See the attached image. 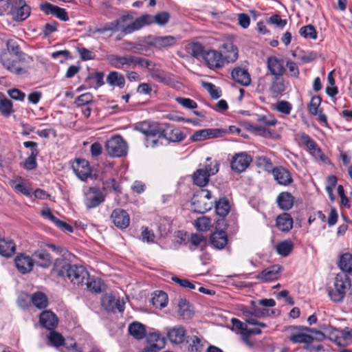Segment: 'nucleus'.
I'll use <instances>...</instances> for the list:
<instances>
[{
  "mask_svg": "<svg viewBox=\"0 0 352 352\" xmlns=\"http://www.w3.org/2000/svg\"><path fill=\"white\" fill-rule=\"evenodd\" d=\"M54 270L60 277L67 278L72 283L80 285L89 277V273L82 265H72L65 260L57 259Z\"/></svg>",
  "mask_w": 352,
  "mask_h": 352,
  "instance_id": "obj_1",
  "label": "nucleus"
},
{
  "mask_svg": "<svg viewBox=\"0 0 352 352\" xmlns=\"http://www.w3.org/2000/svg\"><path fill=\"white\" fill-rule=\"evenodd\" d=\"M28 59L32 60L30 56H12L8 52H1L0 63L10 73L22 76L28 73V67L25 65Z\"/></svg>",
  "mask_w": 352,
  "mask_h": 352,
  "instance_id": "obj_2",
  "label": "nucleus"
},
{
  "mask_svg": "<svg viewBox=\"0 0 352 352\" xmlns=\"http://www.w3.org/2000/svg\"><path fill=\"white\" fill-rule=\"evenodd\" d=\"M107 60L111 67L118 69H135L137 66H149L147 59L131 54L123 56L109 54L107 56Z\"/></svg>",
  "mask_w": 352,
  "mask_h": 352,
  "instance_id": "obj_3",
  "label": "nucleus"
},
{
  "mask_svg": "<svg viewBox=\"0 0 352 352\" xmlns=\"http://www.w3.org/2000/svg\"><path fill=\"white\" fill-rule=\"evenodd\" d=\"M351 287V279L344 273L337 274L333 286L327 288V293L331 301L336 303L342 302Z\"/></svg>",
  "mask_w": 352,
  "mask_h": 352,
  "instance_id": "obj_4",
  "label": "nucleus"
},
{
  "mask_svg": "<svg viewBox=\"0 0 352 352\" xmlns=\"http://www.w3.org/2000/svg\"><path fill=\"white\" fill-rule=\"evenodd\" d=\"M219 171V164L217 161L210 162L204 168L197 169L192 175L193 184L203 187L208 184L210 176Z\"/></svg>",
  "mask_w": 352,
  "mask_h": 352,
  "instance_id": "obj_5",
  "label": "nucleus"
},
{
  "mask_svg": "<svg viewBox=\"0 0 352 352\" xmlns=\"http://www.w3.org/2000/svg\"><path fill=\"white\" fill-rule=\"evenodd\" d=\"M296 138L300 143L305 145L309 151V153L316 160L324 163H328L329 159L322 153L316 142L305 133L296 135Z\"/></svg>",
  "mask_w": 352,
  "mask_h": 352,
  "instance_id": "obj_6",
  "label": "nucleus"
},
{
  "mask_svg": "<svg viewBox=\"0 0 352 352\" xmlns=\"http://www.w3.org/2000/svg\"><path fill=\"white\" fill-rule=\"evenodd\" d=\"M105 148L110 156L121 157L127 154L128 146L126 142L120 136H116L106 142Z\"/></svg>",
  "mask_w": 352,
  "mask_h": 352,
  "instance_id": "obj_7",
  "label": "nucleus"
},
{
  "mask_svg": "<svg viewBox=\"0 0 352 352\" xmlns=\"http://www.w3.org/2000/svg\"><path fill=\"white\" fill-rule=\"evenodd\" d=\"M9 14L15 21H25L31 14V8L25 0H16L12 5Z\"/></svg>",
  "mask_w": 352,
  "mask_h": 352,
  "instance_id": "obj_8",
  "label": "nucleus"
},
{
  "mask_svg": "<svg viewBox=\"0 0 352 352\" xmlns=\"http://www.w3.org/2000/svg\"><path fill=\"white\" fill-rule=\"evenodd\" d=\"M104 201V195L98 187H89L85 192L84 204L90 209L98 206Z\"/></svg>",
  "mask_w": 352,
  "mask_h": 352,
  "instance_id": "obj_9",
  "label": "nucleus"
},
{
  "mask_svg": "<svg viewBox=\"0 0 352 352\" xmlns=\"http://www.w3.org/2000/svg\"><path fill=\"white\" fill-rule=\"evenodd\" d=\"M148 63L149 66L145 67L149 70L150 75L153 79L166 85H171L174 83L172 75L159 68H156L155 65L148 60Z\"/></svg>",
  "mask_w": 352,
  "mask_h": 352,
  "instance_id": "obj_10",
  "label": "nucleus"
},
{
  "mask_svg": "<svg viewBox=\"0 0 352 352\" xmlns=\"http://www.w3.org/2000/svg\"><path fill=\"white\" fill-rule=\"evenodd\" d=\"M303 326H292L289 329L292 331L289 337V340L293 343H303L309 344L313 342L314 338L312 336L308 335L309 333L305 330H302L300 327Z\"/></svg>",
  "mask_w": 352,
  "mask_h": 352,
  "instance_id": "obj_11",
  "label": "nucleus"
},
{
  "mask_svg": "<svg viewBox=\"0 0 352 352\" xmlns=\"http://www.w3.org/2000/svg\"><path fill=\"white\" fill-rule=\"evenodd\" d=\"M204 60L206 65L210 69L221 68L225 63L222 53L214 50L205 52Z\"/></svg>",
  "mask_w": 352,
  "mask_h": 352,
  "instance_id": "obj_12",
  "label": "nucleus"
},
{
  "mask_svg": "<svg viewBox=\"0 0 352 352\" xmlns=\"http://www.w3.org/2000/svg\"><path fill=\"white\" fill-rule=\"evenodd\" d=\"M176 38L172 36H148L146 43L157 50H163L174 45Z\"/></svg>",
  "mask_w": 352,
  "mask_h": 352,
  "instance_id": "obj_13",
  "label": "nucleus"
},
{
  "mask_svg": "<svg viewBox=\"0 0 352 352\" xmlns=\"http://www.w3.org/2000/svg\"><path fill=\"white\" fill-rule=\"evenodd\" d=\"M224 131L220 129H204L195 131L190 137L193 142L203 141L205 140L221 137Z\"/></svg>",
  "mask_w": 352,
  "mask_h": 352,
  "instance_id": "obj_14",
  "label": "nucleus"
},
{
  "mask_svg": "<svg viewBox=\"0 0 352 352\" xmlns=\"http://www.w3.org/2000/svg\"><path fill=\"white\" fill-rule=\"evenodd\" d=\"M120 23H98L96 27L90 28L89 30V36L97 34L110 36L115 32L118 31Z\"/></svg>",
  "mask_w": 352,
  "mask_h": 352,
  "instance_id": "obj_15",
  "label": "nucleus"
},
{
  "mask_svg": "<svg viewBox=\"0 0 352 352\" xmlns=\"http://www.w3.org/2000/svg\"><path fill=\"white\" fill-rule=\"evenodd\" d=\"M252 158L245 153L235 154L231 162L232 169L237 173L244 171L250 165Z\"/></svg>",
  "mask_w": 352,
  "mask_h": 352,
  "instance_id": "obj_16",
  "label": "nucleus"
},
{
  "mask_svg": "<svg viewBox=\"0 0 352 352\" xmlns=\"http://www.w3.org/2000/svg\"><path fill=\"white\" fill-rule=\"evenodd\" d=\"M102 307L108 311H115L118 310L122 312L124 310V302L118 298H116L111 294H105L101 299Z\"/></svg>",
  "mask_w": 352,
  "mask_h": 352,
  "instance_id": "obj_17",
  "label": "nucleus"
},
{
  "mask_svg": "<svg viewBox=\"0 0 352 352\" xmlns=\"http://www.w3.org/2000/svg\"><path fill=\"white\" fill-rule=\"evenodd\" d=\"M111 218L115 226L119 229L123 230L129 226V216L123 209H115L111 213Z\"/></svg>",
  "mask_w": 352,
  "mask_h": 352,
  "instance_id": "obj_18",
  "label": "nucleus"
},
{
  "mask_svg": "<svg viewBox=\"0 0 352 352\" xmlns=\"http://www.w3.org/2000/svg\"><path fill=\"white\" fill-rule=\"evenodd\" d=\"M73 170L76 176L81 180L85 181L91 175V168L88 161L84 159H77L72 165Z\"/></svg>",
  "mask_w": 352,
  "mask_h": 352,
  "instance_id": "obj_19",
  "label": "nucleus"
},
{
  "mask_svg": "<svg viewBox=\"0 0 352 352\" xmlns=\"http://www.w3.org/2000/svg\"><path fill=\"white\" fill-rule=\"evenodd\" d=\"M39 7L41 10L46 14L54 15L61 21H66L69 20L67 13L63 8H60L47 2L41 3Z\"/></svg>",
  "mask_w": 352,
  "mask_h": 352,
  "instance_id": "obj_20",
  "label": "nucleus"
},
{
  "mask_svg": "<svg viewBox=\"0 0 352 352\" xmlns=\"http://www.w3.org/2000/svg\"><path fill=\"white\" fill-rule=\"evenodd\" d=\"M16 267L21 274H27L32 270L34 260L25 254H19L14 259Z\"/></svg>",
  "mask_w": 352,
  "mask_h": 352,
  "instance_id": "obj_21",
  "label": "nucleus"
},
{
  "mask_svg": "<svg viewBox=\"0 0 352 352\" xmlns=\"http://www.w3.org/2000/svg\"><path fill=\"white\" fill-rule=\"evenodd\" d=\"M272 175L280 185L288 186L293 182L290 172L283 166H278L272 169Z\"/></svg>",
  "mask_w": 352,
  "mask_h": 352,
  "instance_id": "obj_22",
  "label": "nucleus"
},
{
  "mask_svg": "<svg viewBox=\"0 0 352 352\" xmlns=\"http://www.w3.org/2000/svg\"><path fill=\"white\" fill-rule=\"evenodd\" d=\"M166 333L169 340L174 344H181L186 339V330L182 325L167 329Z\"/></svg>",
  "mask_w": 352,
  "mask_h": 352,
  "instance_id": "obj_23",
  "label": "nucleus"
},
{
  "mask_svg": "<svg viewBox=\"0 0 352 352\" xmlns=\"http://www.w3.org/2000/svg\"><path fill=\"white\" fill-rule=\"evenodd\" d=\"M210 241L213 248L217 250H222L228 244V234L222 230L214 231L211 234Z\"/></svg>",
  "mask_w": 352,
  "mask_h": 352,
  "instance_id": "obj_24",
  "label": "nucleus"
},
{
  "mask_svg": "<svg viewBox=\"0 0 352 352\" xmlns=\"http://www.w3.org/2000/svg\"><path fill=\"white\" fill-rule=\"evenodd\" d=\"M39 321L41 326L48 330L54 329L58 323V318L51 311H43L40 315Z\"/></svg>",
  "mask_w": 352,
  "mask_h": 352,
  "instance_id": "obj_25",
  "label": "nucleus"
},
{
  "mask_svg": "<svg viewBox=\"0 0 352 352\" xmlns=\"http://www.w3.org/2000/svg\"><path fill=\"white\" fill-rule=\"evenodd\" d=\"M221 49V53L223 54L225 62H234L238 58V49L232 41L225 42L222 45Z\"/></svg>",
  "mask_w": 352,
  "mask_h": 352,
  "instance_id": "obj_26",
  "label": "nucleus"
},
{
  "mask_svg": "<svg viewBox=\"0 0 352 352\" xmlns=\"http://www.w3.org/2000/svg\"><path fill=\"white\" fill-rule=\"evenodd\" d=\"M233 80L245 87H247L251 83V77L248 70L241 68L236 67L233 69L231 72Z\"/></svg>",
  "mask_w": 352,
  "mask_h": 352,
  "instance_id": "obj_27",
  "label": "nucleus"
},
{
  "mask_svg": "<svg viewBox=\"0 0 352 352\" xmlns=\"http://www.w3.org/2000/svg\"><path fill=\"white\" fill-rule=\"evenodd\" d=\"M16 251V244L13 240L8 238L0 239V255L6 257H11Z\"/></svg>",
  "mask_w": 352,
  "mask_h": 352,
  "instance_id": "obj_28",
  "label": "nucleus"
},
{
  "mask_svg": "<svg viewBox=\"0 0 352 352\" xmlns=\"http://www.w3.org/2000/svg\"><path fill=\"white\" fill-rule=\"evenodd\" d=\"M139 131L146 135V139L149 137L158 135L162 138L161 133L162 129H161L157 124L149 123L148 122H144L140 126Z\"/></svg>",
  "mask_w": 352,
  "mask_h": 352,
  "instance_id": "obj_29",
  "label": "nucleus"
},
{
  "mask_svg": "<svg viewBox=\"0 0 352 352\" xmlns=\"http://www.w3.org/2000/svg\"><path fill=\"white\" fill-rule=\"evenodd\" d=\"M280 267L278 266H272L269 268L263 270L256 276V278L263 281L268 282L276 280L279 276Z\"/></svg>",
  "mask_w": 352,
  "mask_h": 352,
  "instance_id": "obj_30",
  "label": "nucleus"
},
{
  "mask_svg": "<svg viewBox=\"0 0 352 352\" xmlns=\"http://www.w3.org/2000/svg\"><path fill=\"white\" fill-rule=\"evenodd\" d=\"M32 256L34 258L35 263L43 268H47L52 264V258L48 252L44 250H37L35 251Z\"/></svg>",
  "mask_w": 352,
  "mask_h": 352,
  "instance_id": "obj_31",
  "label": "nucleus"
},
{
  "mask_svg": "<svg viewBox=\"0 0 352 352\" xmlns=\"http://www.w3.org/2000/svg\"><path fill=\"white\" fill-rule=\"evenodd\" d=\"M214 201L206 200L204 196L195 195L192 200V204L195 210L199 213H204L210 210L213 206Z\"/></svg>",
  "mask_w": 352,
  "mask_h": 352,
  "instance_id": "obj_32",
  "label": "nucleus"
},
{
  "mask_svg": "<svg viewBox=\"0 0 352 352\" xmlns=\"http://www.w3.org/2000/svg\"><path fill=\"white\" fill-rule=\"evenodd\" d=\"M161 136L173 142H181L185 138L184 135L179 129H170L169 127L162 129Z\"/></svg>",
  "mask_w": 352,
  "mask_h": 352,
  "instance_id": "obj_33",
  "label": "nucleus"
},
{
  "mask_svg": "<svg viewBox=\"0 0 352 352\" xmlns=\"http://www.w3.org/2000/svg\"><path fill=\"white\" fill-rule=\"evenodd\" d=\"M276 225L279 230L289 232L293 227V219L289 214L285 212L277 217Z\"/></svg>",
  "mask_w": 352,
  "mask_h": 352,
  "instance_id": "obj_34",
  "label": "nucleus"
},
{
  "mask_svg": "<svg viewBox=\"0 0 352 352\" xmlns=\"http://www.w3.org/2000/svg\"><path fill=\"white\" fill-rule=\"evenodd\" d=\"M294 197L288 192H280L276 198L278 207L283 210L291 209L294 205Z\"/></svg>",
  "mask_w": 352,
  "mask_h": 352,
  "instance_id": "obj_35",
  "label": "nucleus"
},
{
  "mask_svg": "<svg viewBox=\"0 0 352 352\" xmlns=\"http://www.w3.org/2000/svg\"><path fill=\"white\" fill-rule=\"evenodd\" d=\"M267 68L274 77L281 76L285 72L283 62L275 57H270L268 58Z\"/></svg>",
  "mask_w": 352,
  "mask_h": 352,
  "instance_id": "obj_36",
  "label": "nucleus"
},
{
  "mask_svg": "<svg viewBox=\"0 0 352 352\" xmlns=\"http://www.w3.org/2000/svg\"><path fill=\"white\" fill-rule=\"evenodd\" d=\"M186 343L190 352H201L203 351V340L197 335L186 336Z\"/></svg>",
  "mask_w": 352,
  "mask_h": 352,
  "instance_id": "obj_37",
  "label": "nucleus"
},
{
  "mask_svg": "<svg viewBox=\"0 0 352 352\" xmlns=\"http://www.w3.org/2000/svg\"><path fill=\"white\" fill-rule=\"evenodd\" d=\"M106 80L107 82L111 87H118L122 89L125 85L124 76L116 71L110 72Z\"/></svg>",
  "mask_w": 352,
  "mask_h": 352,
  "instance_id": "obj_38",
  "label": "nucleus"
},
{
  "mask_svg": "<svg viewBox=\"0 0 352 352\" xmlns=\"http://www.w3.org/2000/svg\"><path fill=\"white\" fill-rule=\"evenodd\" d=\"M10 184L15 191L24 195L30 196L32 193V188L29 185H26L21 177H18L11 180L10 182Z\"/></svg>",
  "mask_w": 352,
  "mask_h": 352,
  "instance_id": "obj_39",
  "label": "nucleus"
},
{
  "mask_svg": "<svg viewBox=\"0 0 352 352\" xmlns=\"http://www.w3.org/2000/svg\"><path fill=\"white\" fill-rule=\"evenodd\" d=\"M6 49L3 50L1 52H8L12 56H28L24 53L18 43V41L15 39H8L6 41Z\"/></svg>",
  "mask_w": 352,
  "mask_h": 352,
  "instance_id": "obj_40",
  "label": "nucleus"
},
{
  "mask_svg": "<svg viewBox=\"0 0 352 352\" xmlns=\"http://www.w3.org/2000/svg\"><path fill=\"white\" fill-rule=\"evenodd\" d=\"M129 333L137 340L142 339L146 336V329L144 326L138 322H133L129 325Z\"/></svg>",
  "mask_w": 352,
  "mask_h": 352,
  "instance_id": "obj_41",
  "label": "nucleus"
},
{
  "mask_svg": "<svg viewBox=\"0 0 352 352\" xmlns=\"http://www.w3.org/2000/svg\"><path fill=\"white\" fill-rule=\"evenodd\" d=\"M151 302L156 308H163L168 302L167 294L162 291H157L154 292Z\"/></svg>",
  "mask_w": 352,
  "mask_h": 352,
  "instance_id": "obj_42",
  "label": "nucleus"
},
{
  "mask_svg": "<svg viewBox=\"0 0 352 352\" xmlns=\"http://www.w3.org/2000/svg\"><path fill=\"white\" fill-rule=\"evenodd\" d=\"M149 342L151 346L160 350L165 346L166 339L160 333L154 332L149 336Z\"/></svg>",
  "mask_w": 352,
  "mask_h": 352,
  "instance_id": "obj_43",
  "label": "nucleus"
},
{
  "mask_svg": "<svg viewBox=\"0 0 352 352\" xmlns=\"http://www.w3.org/2000/svg\"><path fill=\"white\" fill-rule=\"evenodd\" d=\"M339 267L344 272H352V254L350 253L343 254L339 261Z\"/></svg>",
  "mask_w": 352,
  "mask_h": 352,
  "instance_id": "obj_44",
  "label": "nucleus"
},
{
  "mask_svg": "<svg viewBox=\"0 0 352 352\" xmlns=\"http://www.w3.org/2000/svg\"><path fill=\"white\" fill-rule=\"evenodd\" d=\"M215 210L217 214L220 217H225L230 211L229 201L226 198H221L218 201H214Z\"/></svg>",
  "mask_w": 352,
  "mask_h": 352,
  "instance_id": "obj_45",
  "label": "nucleus"
},
{
  "mask_svg": "<svg viewBox=\"0 0 352 352\" xmlns=\"http://www.w3.org/2000/svg\"><path fill=\"white\" fill-rule=\"evenodd\" d=\"M33 305L38 309H44L47 306V298L46 295L42 292H38L34 293L31 298Z\"/></svg>",
  "mask_w": 352,
  "mask_h": 352,
  "instance_id": "obj_46",
  "label": "nucleus"
},
{
  "mask_svg": "<svg viewBox=\"0 0 352 352\" xmlns=\"http://www.w3.org/2000/svg\"><path fill=\"white\" fill-rule=\"evenodd\" d=\"M294 245L290 241H283L278 243L276 250L279 255L287 256L293 250Z\"/></svg>",
  "mask_w": 352,
  "mask_h": 352,
  "instance_id": "obj_47",
  "label": "nucleus"
},
{
  "mask_svg": "<svg viewBox=\"0 0 352 352\" xmlns=\"http://www.w3.org/2000/svg\"><path fill=\"white\" fill-rule=\"evenodd\" d=\"M194 225L198 230L204 232L210 229L212 226V221L210 218L202 216L195 221Z\"/></svg>",
  "mask_w": 352,
  "mask_h": 352,
  "instance_id": "obj_48",
  "label": "nucleus"
},
{
  "mask_svg": "<svg viewBox=\"0 0 352 352\" xmlns=\"http://www.w3.org/2000/svg\"><path fill=\"white\" fill-rule=\"evenodd\" d=\"M284 90L285 85L281 76L274 77L270 87L271 92L274 95H278L284 91Z\"/></svg>",
  "mask_w": 352,
  "mask_h": 352,
  "instance_id": "obj_49",
  "label": "nucleus"
},
{
  "mask_svg": "<svg viewBox=\"0 0 352 352\" xmlns=\"http://www.w3.org/2000/svg\"><path fill=\"white\" fill-rule=\"evenodd\" d=\"M256 303L257 302L254 300L251 301L252 308L251 309L244 310L243 311V314L245 316L248 317L249 316H254L255 317L260 318L264 316L267 314V311L266 309L257 308L256 307Z\"/></svg>",
  "mask_w": 352,
  "mask_h": 352,
  "instance_id": "obj_50",
  "label": "nucleus"
},
{
  "mask_svg": "<svg viewBox=\"0 0 352 352\" xmlns=\"http://www.w3.org/2000/svg\"><path fill=\"white\" fill-rule=\"evenodd\" d=\"M38 155V151L34 149L31 151L30 155L25 160L23 167L27 170H34L37 166L36 158Z\"/></svg>",
  "mask_w": 352,
  "mask_h": 352,
  "instance_id": "obj_51",
  "label": "nucleus"
},
{
  "mask_svg": "<svg viewBox=\"0 0 352 352\" xmlns=\"http://www.w3.org/2000/svg\"><path fill=\"white\" fill-rule=\"evenodd\" d=\"M300 34L305 38L316 39L317 32L316 29L311 25H307L302 27L299 30Z\"/></svg>",
  "mask_w": 352,
  "mask_h": 352,
  "instance_id": "obj_52",
  "label": "nucleus"
},
{
  "mask_svg": "<svg viewBox=\"0 0 352 352\" xmlns=\"http://www.w3.org/2000/svg\"><path fill=\"white\" fill-rule=\"evenodd\" d=\"M13 111L12 104L10 100L0 99V113L3 116L8 117Z\"/></svg>",
  "mask_w": 352,
  "mask_h": 352,
  "instance_id": "obj_53",
  "label": "nucleus"
},
{
  "mask_svg": "<svg viewBox=\"0 0 352 352\" xmlns=\"http://www.w3.org/2000/svg\"><path fill=\"white\" fill-rule=\"evenodd\" d=\"M93 103V96L90 93H85L79 96L74 101L76 107H84Z\"/></svg>",
  "mask_w": 352,
  "mask_h": 352,
  "instance_id": "obj_54",
  "label": "nucleus"
},
{
  "mask_svg": "<svg viewBox=\"0 0 352 352\" xmlns=\"http://www.w3.org/2000/svg\"><path fill=\"white\" fill-rule=\"evenodd\" d=\"M189 50L192 56L195 58L203 57L207 51L204 50V46L199 43H192L189 46Z\"/></svg>",
  "mask_w": 352,
  "mask_h": 352,
  "instance_id": "obj_55",
  "label": "nucleus"
},
{
  "mask_svg": "<svg viewBox=\"0 0 352 352\" xmlns=\"http://www.w3.org/2000/svg\"><path fill=\"white\" fill-rule=\"evenodd\" d=\"M188 241L193 246V248H190L191 250H194L199 246H202V243L205 244V239L201 234H192Z\"/></svg>",
  "mask_w": 352,
  "mask_h": 352,
  "instance_id": "obj_56",
  "label": "nucleus"
},
{
  "mask_svg": "<svg viewBox=\"0 0 352 352\" xmlns=\"http://www.w3.org/2000/svg\"><path fill=\"white\" fill-rule=\"evenodd\" d=\"M321 103V98L318 96H313L308 104V109L311 115L316 116L318 109Z\"/></svg>",
  "mask_w": 352,
  "mask_h": 352,
  "instance_id": "obj_57",
  "label": "nucleus"
},
{
  "mask_svg": "<svg viewBox=\"0 0 352 352\" xmlns=\"http://www.w3.org/2000/svg\"><path fill=\"white\" fill-rule=\"evenodd\" d=\"M87 280V289L92 292L94 293H100L101 292V282L98 279L94 278H89Z\"/></svg>",
  "mask_w": 352,
  "mask_h": 352,
  "instance_id": "obj_58",
  "label": "nucleus"
},
{
  "mask_svg": "<svg viewBox=\"0 0 352 352\" xmlns=\"http://www.w3.org/2000/svg\"><path fill=\"white\" fill-rule=\"evenodd\" d=\"M176 102L182 105L183 107L188 109H195L197 107V102L190 98L177 97L175 99Z\"/></svg>",
  "mask_w": 352,
  "mask_h": 352,
  "instance_id": "obj_59",
  "label": "nucleus"
},
{
  "mask_svg": "<svg viewBox=\"0 0 352 352\" xmlns=\"http://www.w3.org/2000/svg\"><path fill=\"white\" fill-rule=\"evenodd\" d=\"M50 343L54 346H60L64 345L65 340L63 337L58 332L52 331L49 336Z\"/></svg>",
  "mask_w": 352,
  "mask_h": 352,
  "instance_id": "obj_60",
  "label": "nucleus"
},
{
  "mask_svg": "<svg viewBox=\"0 0 352 352\" xmlns=\"http://www.w3.org/2000/svg\"><path fill=\"white\" fill-rule=\"evenodd\" d=\"M292 109V105L290 102L285 100H280L276 103V109L282 113L289 115Z\"/></svg>",
  "mask_w": 352,
  "mask_h": 352,
  "instance_id": "obj_61",
  "label": "nucleus"
},
{
  "mask_svg": "<svg viewBox=\"0 0 352 352\" xmlns=\"http://www.w3.org/2000/svg\"><path fill=\"white\" fill-rule=\"evenodd\" d=\"M149 16L145 15L140 18L135 17L132 14H125L121 17V22H148Z\"/></svg>",
  "mask_w": 352,
  "mask_h": 352,
  "instance_id": "obj_62",
  "label": "nucleus"
},
{
  "mask_svg": "<svg viewBox=\"0 0 352 352\" xmlns=\"http://www.w3.org/2000/svg\"><path fill=\"white\" fill-rule=\"evenodd\" d=\"M231 322L234 328L241 331V334L243 337V341L245 342L246 337L245 333L247 332L248 329L246 324L242 322L236 318H232Z\"/></svg>",
  "mask_w": 352,
  "mask_h": 352,
  "instance_id": "obj_63",
  "label": "nucleus"
},
{
  "mask_svg": "<svg viewBox=\"0 0 352 352\" xmlns=\"http://www.w3.org/2000/svg\"><path fill=\"white\" fill-rule=\"evenodd\" d=\"M204 87L209 92L210 96L214 99H217L221 96V92L218 88L211 82L204 83Z\"/></svg>",
  "mask_w": 352,
  "mask_h": 352,
  "instance_id": "obj_64",
  "label": "nucleus"
}]
</instances>
